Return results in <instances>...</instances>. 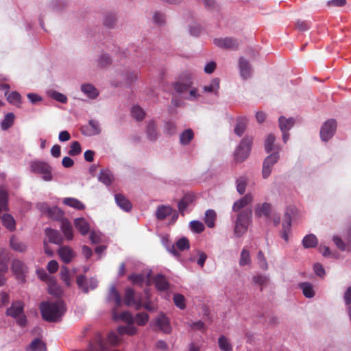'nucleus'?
<instances>
[{
  "mask_svg": "<svg viewBox=\"0 0 351 351\" xmlns=\"http://www.w3.org/2000/svg\"><path fill=\"white\" fill-rule=\"evenodd\" d=\"M193 81L191 74L183 73L173 84L176 93L182 98L194 101L199 99V94L196 88L193 86Z\"/></svg>",
  "mask_w": 351,
  "mask_h": 351,
  "instance_id": "1",
  "label": "nucleus"
},
{
  "mask_svg": "<svg viewBox=\"0 0 351 351\" xmlns=\"http://www.w3.org/2000/svg\"><path fill=\"white\" fill-rule=\"evenodd\" d=\"M40 310L44 320L49 322H57L66 312V306L62 301L43 302L40 304Z\"/></svg>",
  "mask_w": 351,
  "mask_h": 351,
  "instance_id": "2",
  "label": "nucleus"
},
{
  "mask_svg": "<svg viewBox=\"0 0 351 351\" xmlns=\"http://www.w3.org/2000/svg\"><path fill=\"white\" fill-rule=\"evenodd\" d=\"M252 211L251 209L242 210L234 215H231L233 223L234 236L241 237L247 231L248 226L252 222Z\"/></svg>",
  "mask_w": 351,
  "mask_h": 351,
  "instance_id": "3",
  "label": "nucleus"
},
{
  "mask_svg": "<svg viewBox=\"0 0 351 351\" xmlns=\"http://www.w3.org/2000/svg\"><path fill=\"white\" fill-rule=\"evenodd\" d=\"M24 306L23 302L15 300L5 311V315L15 319L16 324L22 328L25 327L27 324V319L24 313Z\"/></svg>",
  "mask_w": 351,
  "mask_h": 351,
  "instance_id": "4",
  "label": "nucleus"
},
{
  "mask_svg": "<svg viewBox=\"0 0 351 351\" xmlns=\"http://www.w3.org/2000/svg\"><path fill=\"white\" fill-rule=\"evenodd\" d=\"M253 143V138L250 136H245L239 145L237 147L234 157L237 162H243L250 155Z\"/></svg>",
  "mask_w": 351,
  "mask_h": 351,
  "instance_id": "5",
  "label": "nucleus"
},
{
  "mask_svg": "<svg viewBox=\"0 0 351 351\" xmlns=\"http://www.w3.org/2000/svg\"><path fill=\"white\" fill-rule=\"evenodd\" d=\"M30 170L32 172L42 175V179L45 181L49 182L53 179L52 167L45 161L35 160L30 163Z\"/></svg>",
  "mask_w": 351,
  "mask_h": 351,
  "instance_id": "6",
  "label": "nucleus"
},
{
  "mask_svg": "<svg viewBox=\"0 0 351 351\" xmlns=\"http://www.w3.org/2000/svg\"><path fill=\"white\" fill-rule=\"evenodd\" d=\"M124 303L128 306H134L136 310H139L143 306L142 295L131 287H127L125 290Z\"/></svg>",
  "mask_w": 351,
  "mask_h": 351,
  "instance_id": "7",
  "label": "nucleus"
},
{
  "mask_svg": "<svg viewBox=\"0 0 351 351\" xmlns=\"http://www.w3.org/2000/svg\"><path fill=\"white\" fill-rule=\"evenodd\" d=\"M337 130V122L330 119L326 121L320 128V138L322 141L328 142L335 134Z\"/></svg>",
  "mask_w": 351,
  "mask_h": 351,
  "instance_id": "8",
  "label": "nucleus"
},
{
  "mask_svg": "<svg viewBox=\"0 0 351 351\" xmlns=\"http://www.w3.org/2000/svg\"><path fill=\"white\" fill-rule=\"evenodd\" d=\"M280 158L278 152H274L267 156L263 163L262 176L264 179L267 178L272 171L273 167L278 162Z\"/></svg>",
  "mask_w": 351,
  "mask_h": 351,
  "instance_id": "9",
  "label": "nucleus"
},
{
  "mask_svg": "<svg viewBox=\"0 0 351 351\" xmlns=\"http://www.w3.org/2000/svg\"><path fill=\"white\" fill-rule=\"evenodd\" d=\"M213 43L218 47L232 50L237 49L239 45L237 40L230 37L215 38Z\"/></svg>",
  "mask_w": 351,
  "mask_h": 351,
  "instance_id": "10",
  "label": "nucleus"
},
{
  "mask_svg": "<svg viewBox=\"0 0 351 351\" xmlns=\"http://www.w3.org/2000/svg\"><path fill=\"white\" fill-rule=\"evenodd\" d=\"M12 270L15 274L17 278L23 281L25 280V276L28 271V268L23 261L19 259H14L12 263Z\"/></svg>",
  "mask_w": 351,
  "mask_h": 351,
  "instance_id": "11",
  "label": "nucleus"
},
{
  "mask_svg": "<svg viewBox=\"0 0 351 351\" xmlns=\"http://www.w3.org/2000/svg\"><path fill=\"white\" fill-rule=\"evenodd\" d=\"M82 133L87 136L99 134L101 133V128L99 121L95 119L90 120L88 125L83 127Z\"/></svg>",
  "mask_w": 351,
  "mask_h": 351,
  "instance_id": "12",
  "label": "nucleus"
},
{
  "mask_svg": "<svg viewBox=\"0 0 351 351\" xmlns=\"http://www.w3.org/2000/svg\"><path fill=\"white\" fill-rule=\"evenodd\" d=\"M43 213H46L47 215L56 221H60L65 219L64 218L63 211L58 206L48 207L47 205H43Z\"/></svg>",
  "mask_w": 351,
  "mask_h": 351,
  "instance_id": "13",
  "label": "nucleus"
},
{
  "mask_svg": "<svg viewBox=\"0 0 351 351\" xmlns=\"http://www.w3.org/2000/svg\"><path fill=\"white\" fill-rule=\"evenodd\" d=\"M156 325L165 334H169L171 332V326L169 319L162 313H160L155 320Z\"/></svg>",
  "mask_w": 351,
  "mask_h": 351,
  "instance_id": "14",
  "label": "nucleus"
},
{
  "mask_svg": "<svg viewBox=\"0 0 351 351\" xmlns=\"http://www.w3.org/2000/svg\"><path fill=\"white\" fill-rule=\"evenodd\" d=\"M253 195L252 193H247L239 199L234 202L232 205V210L234 212H240L241 210L250 204L253 201Z\"/></svg>",
  "mask_w": 351,
  "mask_h": 351,
  "instance_id": "15",
  "label": "nucleus"
},
{
  "mask_svg": "<svg viewBox=\"0 0 351 351\" xmlns=\"http://www.w3.org/2000/svg\"><path fill=\"white\" fill-rule=\"evenodd\" d=\"M145 132L147 138L151 141H156L159 136L157 124L154 120H149L146 125Z\"/></svg>",
  "mask_w": 351,
  "mask_h": 351,
  "instance_id": "16",
  "label": "nucleus"
},
{
  "mask_svg": "<svg viewBox=\"0 0 351 351\" xmlns=\"http://www.w3.org/2000/svg\"><path fill=\"white\" fill-rule=\"evenodd\" d=\"M45 234L48 238L49 243L61 245L63 242V238L60 232L51 228H47L45 230Z\"/></svg>",
  "mask_w": 351,
  "mask_h": 351,
  "instance_id": "17",
  "label": "nucleus"
},
{
  "mask_svg": "<svg viewBox=\"0 0 351 351\" xmlns=\"http://www.w3.org/2000/svg\"><path fill=\"white\" fill-rule=\"evenodd\" d=\"M106 300L108 302H114V308H118L121 305V295L114 285L110 286Z\"/></svg>",
  "mask_w": 351,
  "mask_h": 351,
  "instance_id": "18",
  "label": "nucleus"
},
{
  "mask_svg": "<svg viewBox=\"0 0 351 351\" xmlns=\"http://www.w3.org/2000/svg\"><path fill=\"white\" fill-rule=\"evenodd\" d=\"M298 287L302 291L306 298L311 299L315 295L314 286L309 282H302L298 285Z\"/></svg>",
  "mask_w": 351,
  "mask_h": 351,
  "instance_id": "19",
  "label": "nucleus"
},
{
  "mask_svg": "<svg viewBox=\"0 0 351 351\" xmlns=\"http://www.w3.org/2000/svg\"><path fill=\"white\" fill-rule=\"evenodd\" d=\"M112 319L114 321L122 320L129 324H133L134 323V318L130 313L123 311L121 313H119L116 308H113L112 309Z\"/></svg>",
  "mask_w": 351,
  "mask_h": 351,
  "instance_id": "20",
  "label": "nucleus"
},
{
  "mask_svg": "<svg viewBox=\"0 0 351 351\" xmlns=\"http://www.w3.org/2000/svg\"><path fill=\"white\" fill-rule=\"evenodd\" d=\"M239 66L241 77L244 80L249 78L251 76V65L250 62L241 57L239 59Z\"/></svg>",
  "mask_w": 351,
  "mask_h": 351,
  "instance_id": "21",
  "label": "nucleus"
},
{
  "mask_svg": "<svg viewBox=\"0 0 351 351\" xmlns=\"http://www.w3.org/2000/svg\"><path fill=\"white\" fill-rule=\"evenodd\" d=\"M194 201V195L193 194H185L178 203L179 212L184 215L185 210Z\"/></svg>",
  "mask_w": 351,
  "mask_h": 351,
  "instance_id": "22",
  "label": "nucleus"
},
{
  "mask_svg": "<svg viewBox=\"0 0 351 351\" xmlns=\"http://www.w3.org/2000/svg\"><path fill=\"white\" fill-rule=\"evenodd\" d=\"M276 136L273 134H269L265 141V150L267 153H271L272 151L280 152L281 147L275 144Z\"/></svg>",
  "mask_w": 351,
  "mask_h": 351,
  "instance_id": "23",
  "label": "nucleus"
},
{
  "mask_svg": "<svg viewBox=\"0 0 351 351\" xmlns=\"http://www.w3.org/2000/svg\"><path fill=\"white\" fill-rule=\"evenodd\" d=\"M150 272L147 274H133L129 276L128 280L134 285H138L143 287L145 282L149 278Z\"/></svg>",
  "mask_w": 351,
  "mask_h": 351,
  "instance_id": "24",
  "label": "nucleus"
},
{
  "mask_svg": "<svg viewBox=\"0 0 351 351\" xmlns=\"http://www.w3.org/2000/svg\"><path fill=\"white\" fill-rule=\"evenodd\" d=\"M114 199L117 205L123 210L129 212L132 209V204L121 193L116 194Z\"/></svg>",
  "mask_w": 351,
  "mask_h": 351,
  "instance_id": "25",
  "label": "nucleus"
},
{
  "mask_svg": "<svg viewBox=\"0 0 351 351\" xmlns=\"http://www.w3.org/2000/svg\"><path fill=\"white\" fill-rule=\"evenodd\" d=\"M220 80L218 77L213 78L208 84L202 87L204 93H212L215 95H218L219 89Z\"/></svg>",
  "mask_w": 351,
  "mask_h": 351,
  "instance_id": "26",
  "label": "nucleus"
},
{
  "mask_svg": "<svg viewBox=\"0 0 351 351\" xmlns=\"http://www.w3.org/2000/svg\"><path fill=\"white\" fill-rule=\"evenodd\" d=\"M74 225L76 229L82 235H86L90 231V226L88 221L83 217L76 218L74 220Z\"/></svg>",
  "mask_w": 351,
  "mask_h": 351,
  "instance_id": "27",
  "label": "nucleus"
},
{
  "mask_svg": "<svg viewBox=\"0 0 351 351\" xmlns=\"http://www.w3.org/2000/svg\"><path fill=\"white\" fill-rule=\"evenodd\" d=\"M279 128L281 132H289L295 124V119L293 117L286 118L281 116L278 119Z\"/></svg>",
  "mask_w": 351,
  "mask_h": 351,
  "instance_id": "28",
  "label": "nucleus"
},
{
  "mask_svg": "<svg viewBox=\"0 0 351 351\" xmlns=\"http://www.w3.org/2000/svg\"><path fill=\"white\" fill-rule=\"evenodd\" d=\"M60 228L67 240H72L73 238V230L71 222L65 219L60 222Z\"/></svg>",
  "mask_w": 351,
  "mask_h": 351,
  "instance_id": "29",
  "label": "nucleus"
},
{
  "mask_svg": "<svg viewBox=\"0 0 351 351\" xmlns=\"http://www.w3.org/2000/svg\"><path fill=\"white\" fill-rule=\"evenodd\" d=\"M58 254L61 260L66 264L70 263L74 256L73 250L67 246L60 247L58 250Z\"/></svg>",
  "mask_w": 351,
  "mask_h": 351,
  "instance_id": "30",
  "label": "nucleus"
},
{
  "mask_svg": "<svg viewBox=\"0 0 351 351\" xmlns=\"http://www.w3.org/2000/svg\"><path fill=\"white\" fill-rule=\"evenodd\" d=\"M154 282L158 291H166L169 288V283L162 274H157L154 278Z\"/></svg>",
  "mask_w": 351,
  "mask_h": 351,
  "instance_id": "31",
  "label": "nucleus"
},
{
  "mask_svg": "<svg viewBox=\"0 0 351 351\" xmlns=\"http://www.w3.org/2000/svg\"><path fill=\"white\" fill-rule=\"evenodd\" d=\"M114 180L113 174L109 169H101L98 176V180L106 186L111 185Z\"/></svg>",
  "mask_w": 351,
  "mask_h": 351,
  "instance_id": "32",
  "label": "nucleus"
},
{
  "mask_svg": "<svg viewBox=\"0 0 351 351\" xmlns=\"http://www.w3.org/2000/svg\"><path fill=\"white\" fill-rule=\"evenodd\" d=\"M82 92L88 98L94 99L99 95L98 90L91 84H84L81 86Z\"/></svg>",
  "mask_w": 351,
  "mask_h": 351,
  "instance_id": "33",
  "label": "nucleus"
},
{
  "mask_svg": "<svg viewBox=\"0 0 351 351\" xmlns=\"http://www.w3.org/2000/svg\"><path fill=\"white\" fill-rule=\"evenodd\" d=\"M117 21V14L114 12H108L104 14L103 24L105 27L112 29L114 28Z\"/></svg>",
  "mask_w": 351,
  "mask_h": 351,
  "instance_id": "34",
  "label": "nucleus"
},
{
  "mask_svg": "<svg viewBox=\"0 0 351 351\" xmlns=\"http://www.w3.org/2000/svg\"><path fill=\"white\" fill-rule=\"evenodd\" d=\"M122 80L127 84H131L134 82L138 78V73L136 71L131 72L128 69L125 68L123 71L120 73Z\"/></svg>",
  "mask_w": 351,
  "mask_h": 351,
  "instance_id": "35",
  "label": "nucleus"
},
{
  "mask_svg": "<svg viewBox=\"0 0 351 351\" xmlns=\"http://www.w3.org/2000/svg\"><path fill=\"white\" fill-rule=\"evenodd\" d=\"M270 213L271 205L269 203L265 202L261 205H257L255 208V214L258 217L265 216L266 218H269Z\"/></svg>",
  "mask_w": 351,
  "mask_h": 351,
  "instance_id": "36",
  "label": "nucleus"
},
{
  "mask_svg": "<svg viewBox=\"0 0 351 351\" xmlns=\"http://www.w3.org/2000/svg\"><path fill=\"white\" fill-rule=\"evenodd\" d=\"M166 15L163 12L156 10L152 14V22L157 27H163L166 24Z\"/></svg>",
  "mask_w": 351,
  "mask_h": 351,
  "instance_id": "37",
  "label": "nucleus"
},
{
  "mask_svg": "<svg viewBox=\"0 0 351 351\" xmlns=\"http://www.w3.org/2000/svg\"><path fill=\"white\" fill-rule=\"evenodd\" d=\"M191 19L193 20V17L191 13H189L187 15L188 22L189 19ZM202 27L199 23L196 21H192L191 23L189 24V34L193 36H198L201 32Z\"/></svg>",
  "mask_w": 351,
  "mask_h": 351,
  "instance_id": "38",
  "label": "nucleus"
},
{
  "mask_svg": "<svg viewBox=\"0 0 351 351\" xmlns=\"http://www.w3.org/2000/svg\"><path fill=\"white\" fill-rule=\"evenodd\" d=\"M172 213V208L169 206H159L156 210V217L159 220L165 219Z\"/></svg>",
  "mask_w": 351,
  "mask_h": 351,
  "instance_id": "39",
  "label": "nucleus"
},
{
  "mask_svg": "<svg viewBox=\"0 0 351 351\" xmlns=\"http://www.w3.org/2000/svg\"><path fill=\"white\" fill-rule=\"evenodd\" d=\"M10 245L12 250L19 252H25L27 250V245L14 236L10 237Z\"/></svg>",
  "mask_w": 351,
  "mask_h": 351,
  "instance_id": "40",
  "label": "nucleus"
},
{
  "mask_svg": "<svg viewBox=\"0 0 351 351\" xmlns=\"http://www.w3.org/2000/svg\"><path fill=\"white\" fill-rule=\"evenodd\" d=\"M62 202L71 208L81 210L84 209L85 205L79 199L74 197H65L63 199Z\"/></svg>",
  "mask_w": 351,
  "mask_h": 351,
  "instance_id": "41",
  "label": "nucleus"
},
{
  "mask_svg": "<svg viewBox=\"0 0 351 351\" xmlns=\"http://www.w3.org/2000/svg\"><path fill=\"white\" fill-rule=\"evenodd\" d=\"M302 242L304 248H312L317 246L318 240L315 234H309L303 238Z\"/></svg>",
  "mask_w": 351,
  "mask_h": 351,
  "instance_id": "42",
  "label": "nucleus"
},
{
  "mask_svg": "<svg viewBox=\"0 0 351 351\" xmlns=\"http://www.w3.org/2000/svg\"><path fill=\"white\" fill-rule=\"evenodd\" d=\"M193 138V131L191 129H186L180 134V143L182 145H187Z\"/></svg>",
  "mask_w": 351,
  "mask_h": 351,
  "instance_id": "43",
  "label": "nucleus"
},
{
  "mask_svg": "<svg viewBox=\"0 0 351 351\" xmlns=\"http://www.w3.org/2000/svg\"><path fill=\"white\" fill-rule=\"evenodd\" d=\"M216 217V212L213 209H208L205 213L204 223L208 228H212L215 225Z\"/></svg>",
  "mask_w": 351,
  "mask_h": 351,
  "instance_id": "44",
  "label": "nucleus"
},
{
  "mask_svg": "<svg viewBox=\"0 0 351 351\" xmlns=\"http://www.w3.org/2000/svg\"><path fill=\"white\" fill-rule=\"evenodd\" d=\"M248 179L245 176H241L236 180V189L239 195H243L247 184Z\"/></svg>",
  "mask_w": 351,
  "mask_h": 351,
  "instance_id": "45",
  "label": "nucleus"
},
{
  "mask_svg": "<svg viewBox=\"0 0 351 351\" xmlns=\"http://www.w3.org/2000/svg\"><path fill=\"white\" fill-rule=\"evenodd\" d=\"M218 346L221 351H232L233 350L230 341L224 335H221L219 337Z\"/></svg>",
  "mask_w": 351,
  "mask_h": 351,
  "instance_id": "46",
  "label": "nucleus"
},
{
  "mask_svg": "<svg viewBox=\"0 0 351 351\" xmlns=\"http://www.w3.org/2000/svg\"><path fill=\"white\" fill-rule=\"evenodd\" d=\"M3 225L10 231L15 230L16 221L14 217L10 214H4L1 217Z\"/></svg>",
  "mask_w": 351,
  "mask_h": 351,
  "instance_id": "47",
  "label": "nucleus"
},
{
  "mask_svg": "<svg viewBox=\"0 0 351 351\" xmlns=\"http://www.w3.org/2000/svg\"><path fill=\"white\" fill-rule=\"evenodd\" d=\"M247 121V120L245 117H239L237 120L234 127V132L237 136H241L243 134L245 130Z\"/></svg>",
  "mask_w": 351,
  "mask_h": 351,
  "instance_id": "48",
  "label": "nucleus"
},
{
  "mask_svg": "<svg viewBox=\"0 0 351 351\" xmlns=\"http://www.w3.org/2000/svg\"><path fill=\"white\" fill-rule=\"evenodd\" d=\"M27 349L30 351H47L45 343L38 338L34 339Z\"/></svg>",
  "mask_w": 351,
  "mask_h": 351,
  "instance_id": "49",
  "label": "nucleus"
},
{
  "mask_svg": "<svg viewBox=\"0 0 351 351\" xmlns=\"http://www.w3.org/2000/svg\"><path fill=\"white\" fill-rule=\"evenodd\" d=\"M14 114L12 112H9L5 114L4 119L1 122V127L3 130H7L14 123Z\"/></svg>",
  "mask_w": 351,
  "mask_h": 351,
  "instance_id": "50",
  "label": "nucleus"
},
{
  "mask_svg": "<svg viewBox=\"0 0 351 351\" xmlns=\"http://www.w3.org/2000/svg\"><path fill=\"white\" fill-rule=\"evenodd\" d=\"M97 62L99 67L104 68L112 63V58L108 53H102L98 57Z\"/></svg>",
  "mask_w": 351,
  "mask_h": 351,
  "instance_id": "51",
  "label": "nucleus"
},
{
  "mask_svg": "<svg viewBox=\"0 0 351 351\" xmlns=\"http://www.w3.org/2000/svg\"><path fill=\"white\" fill-rule=\"evenodd\" d=\"M117 332L119 335L127 334L129 335H134L137 332L136 328L133 324L127 326H121L117 328Z\"/></svg>",
  "mask_w": 351,
  "mask_h": 351,
  "instance_id": "52",
  "label": "nucleus"
},
{
  "mask_svg": "<svg viewBox=\"0 0 351 351\" xmlns=\"http://www.w3.org/2000/svg\"><path fill=\"white\" fill-rule=\"evenodd\" d=\"M7 100L10 104L15 105L17 107H20L21 103V97L18 92L13 91L7 95Z\"/></svg>",
  "mask_w": 351,
  "mask_h": 351,
  "instance_id": "53",
  "label": "nucleus"
},
{
  "mask_svg": "<svg viewBox=\"0 0 351 351\" xmlns=\"http://www.w3.org/2000/svg\"><path fill=\"white\" fill-rule=\"evenodd\" d=\"M77 285L80 289L82 290L84 293H88L89 291L88 280L84 275H80L77 278L76 280Z\"/></svg>",
  "mask_w": 351,
  "mask_h": 351,
  "instance_id": "54",
  "label": "nucleus"
},
{
  "mask_svg": "<svg viewBox=\"0 0 351 351\" xmlns=\"http://www.w3.org/2000/svg\"><path fill=\"white\" fill-rule=\"evenodd\" d=\"M132 116L137 121H141L144 119L145 113L139 106H134L131 110Z\"/></svg>",
  "mask_w": 351,
  "mask_h": 351,
  "instance_id": "55",
  "label": "nucleus"
},
{
  "mask_svg": "<svg viewBox=\"0 0 351 351\" xmlns=\"http://www.w3.org/2000/svg\"><path fill=\"white\" fill-rule=\"evenodd\" d=\"M164 132L167 134L171 136L176 132V124L171 120L166 121L164 125Z\"/></svg>",
  "mask_w": 351,
  "mask_h": 351,
  "instance_id": "56",
  "label": "nucleus"
},
{
  "mask_svg": "<svg viewBox=\"0 0 351 351\" xmlns=\"http://www.w3.org/2000/svg\"><path fill=\"white\" fill-rule=\"evenodd\" d=\"M251 263L250 254L248 250L243 248L241 253L239 265L241 266L247 265Z\"/></svg>",
  "mask_w": 351,
  "mask_h": 351,
  "instance_id": "57",
  "label": "nucleus"
},
{
  "mask_svg": "<svg viewBox=\"0 0 351 351\" xmlns=\"http://www.w3.org/2000/svg\"><path fill=\"white\" fill-rule=\"evenodd\" d=\"M60 278L65 283L67 287H69L71 283V277L69 269L65 266H62L60 269Z\"/></svg>",
  "mask_w": 351,
  "mask_h": 351,
  "instance_id": "58",
  "label": "nucleus"
},
{
  "mask_svg": "<svg viewBox=\"0 0 351 351\" xmlns=\"http://www.w3.org/2000/svg\"><path fill=\"white\" fill-rule=\"evenodd\" d=\"M134 318L138 326H145L148 322L149 317L145 313H138Z\"/></svg>",
  "mask_w": 351,
  "mask_h": 351,
  "instance_id": "59",
  "label": "nucleus"
},
{
  "mask_svg": "<svg viewBox=\"0 0 351 351\" xmlns=\"http://www.w3.org/2000/svg\"><path fill=\"white\" fill-rule=\"evenodd\" d=\"M191 231L195 233H201L205 229L204 225L199 221L193 220L189 223Z\"/></svg>",
  "mask_w": 351,
  "mask_h": 351,
  "instance_id": "60",
  "label": "nucleus"
},
{
  "mask_svg": "<svg viewBox=\"0 0 351 351\" xmlns=\"http://www.w3.org/2000/svg\"><path fill=\"white\" fill-rule=\"evenodd\" d=\"M49 95L57 101L65 104L67 101V97L64 94L56 90H51L49 93Z\"/></svg>",
  "mask_w": 351,
  "mask_h": 351,
  "instance_id": "61",
  "label": "nucleus"
},
{
  "mask_svg": "<svg viewBox=\"0 0 351 351\" xmlns=\"http://www.w3.org/2000/svg\"><path fill=\"white\" fill-rule=\"evenodd\" d=\"M82 152V148L78 141H73L71 145L70 149L68 152L69 156H75L79 155Z\"/></svg>",
  "mask_w": 351,
  "mask_h": 351,
  "instance_id": "62",
  "label": "nucleus"
},
{
  "mask_svg": "<svg viewBox=\"0 0 351 351\" xmlns=\"http://www.w3.org/2000/svg\"><path fill=\"white\" fill-rule=\"evenodd\" d=\"M204 7L212 12L219 11V5L215 0H202Z\"/></svg>",
  "mask_w": 351,
  "mask_h": 351,
  "instance_id": "63",
  "label": "nucleus"
},
{
  "mask_svg": "<svg viewBox=\"0 0 351 351\" xmlns=\"http://www.w3.org/2000/svg\"><path fill=\"white\" fill-rule=\"evenodd\" d=\"M175 305L180 309L185 308L184 297L181 294H175L173 295Z\"/></svg>",
  "mask_w": 351,
  "mask_h": 351,
  "instance_id": "64",
  "label": "nucleus"
}]
</instances>
